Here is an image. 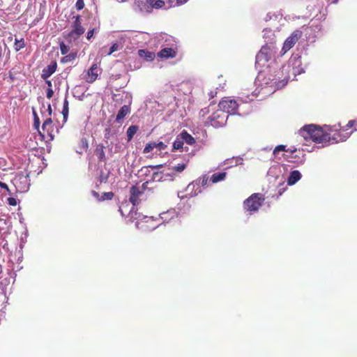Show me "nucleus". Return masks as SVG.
<instances>
[{"label": "nucleus", "mask_w": 357, "mask_h": 357, "mask_svg": "<svg viewBox=\"0 0 357 357\" xmlns=\"http://www.w3.org/2000/svg\"><path fill=\"white\" fill-rule=\"evenodd\" d=\"M162 165H155V166H148V167H143L141 168L140 172L143 173L145 175H148L150 173V169H154L157 168L161 167Z\"/></svg>", "instance_id": "nucleus-32"}, {"label": "nucleus", "mask_w": 357, "mask_h": 357, "mask_svg": "<svg viewBox=\"0 0 357 357\" xmlns=\"http://www.w3.org/2000/svg\"><path fill=\"white\" fill-rule=\"evenodd\" d=\"M45 83L47 85V88H51L52 89V82L50 80H47V79L45 80Z\"/></svg>", "instance_id": "nucleus-53"}, {"label": "nucleus", "mask_w": 357, "mask_h": 357, "mask_svg": "<svg viewBox=\"0 0 357 357\" xmlns=\"http://www.w3.org/2000/svg\"><path fill=\"white\" fill-rule=\"evenodd\" d=\"M53 94H54V91L52 90V89L51 88H47V98L50 99L52 98L53 96Z\"/></svg>", "instance_id": "nucleus-49"}, {"label": "nucleus", "mask_w": 357, "mask_h": 357, "mask_svg": "<svg viewBox=\"0 0 357 357\" xmlns=\"http://www.w3.org/2000/svg\"><path fill=\"white\" fill-rule=\"evenodd\" d=\"M226 172H219V173H215L212 175L211 178V181L213 183H218L219 181H224L226 178Z\"/></svg>", "instance_id": "nucleus-27"}, {"label": "nucleus", "mask_w": 357, "mask_h": 357, "mask_svg": "<svg viewBox=\"0 0 357 357\" xmlns=\"http://www.w3.org/2000/svg\"><path fill=\"white\" fill-rule=\"evenodd\" d=\"M183 141L181 138L180 135H179L173 143V149L175 150L181 149L183 148Z\"/></svg>", "instance_id": "nucleus-30"}, {"label": "nucleus", "mask_w": 357, "mask_h": 357, "mask_svg": "<svg viewBox=\"0 0 357 357\" xmlns=\"http://www.w3.org/2000/svg\"><path fill=\"white\" fill-rule=\"evenodd\" d=\"M0 187L3 189H5L9 194H10V191L9 188L6 183H3L0 181Z\"/></svg>", "instance_id": "nucleus-48"}, {"label": "nucleus", "mask_w": 357, "mask_h": 357, "mask_svg": "<svg viewBox=\"0 0 357 357\" xmlns=\"http://www.w3.org/2000/svg\"><path fill=\"white\" fill-rule=\"evenodd\" d=\"M59 46L61 54L65 55L69 52V47L66 45L63 41L59 43Z\"/></svg>", "instance_id": "nucleus-35"}, {"label": "nucleus", "mask_w": 357, "mask_h": 357, "mask_svg": "<svg viewBox=\"0 0 357 357\" xmlns=\"http://www.w3.org/2000/svg\"><path fill=\"white\" fill-rule=\"evenodd\" d=\"M180 137L183 142H186L189 145L195 144V139L192 137L187 131L183 130L180 133Z\"/></svg>", "instance_id": "nucleus-24"}, {"label": "nucleus", "mask_w": 357, "mask_h": 357, "mask_svg": "<svg viewBox=\"0 0 357 357\" xmlns=\"http://www.w3.org/2000/svg\"><path fill=\"white\" fill-rule=\"evenodd\" d=\"M175 217H177V213L174 208H171L160 214V219H161L164 223L168 222Z\"/></svg>", "instance_id": "nucleus-20"}, {"label": "nucleus", "mask_w": 357, "mask_h": 357, "mask_svg": "<svg viewBox=\"0 0 357 357\" xmlns=\"http://www.w3.org/2000/svg\"><path fill=\"white\" fill-rule=\"evenodd\" d=\"M75 58V54H69L65 56L62 59V62H63V63L70 62L73 60H74Z\"/></svg>", "instance_id": "nucleus-38"}, {"label": "nucleus", "mask_w": 357, "mask_h": 357, "mask_svg": "<svg viewBox=\"0 0 357 357\" xmlns=\"http://www.w3.org/2000/svg\"><path fill=\"white\" fill-rule=\"evenodd\" d=\"M63 38L68 43H76L82 35L75 33L73 31L63 33Z\"/></svg>", "instance_id": "nucleus-21"}, {"label": "nucleus", "mask_w": 357, "mask_h": 357, "mask_svg": "<svg viewBox=\"0 0 357 357\" xmlns=\"http://www.w3.org/2000/svg\"><path fill=\"white\" fill-rule=\"evenodd\" d=\"M116 1H118V2H124V1H126V0H116Z\"/></svg>", "instance_id": "nucleus-60"}, {"label": "nucleus", "mask_w": 357, "mask_h": 357, "mask_svg": "<svg viewBox=\"0 0 357 357\" xmlns=\"http://www.w3.org/2000/svg\"><path fill=\"white\" fill-rule=\"evenodd\" d=\"M280 151H288V150H286V146L284 145H278L277 146L275 149L273 150V154L275 155V157L278 156V154Z\"/></svg>", "instance_id": "nucleus-34"}, {"label": "nucleus", "mask_w": 357, "mask_h": 357, "mask_svg": "<svg viewBox=\"0 0 357 357\" xmlns=\"http://www.w3.org/2000/svg\"><path fill=\"white\" fill-rule=\"evenodd\" d=\"M174 169L178 172H183L185 169V164H178V165L175 166Z\"/></svg>", "instance_id": "nucleus-47"}, {"label": "nucleus", "mask_w": 357, "mask_h": 357, "mask_svg": "<svg viewBox=\"0 0 357 357\" xmlns=\"http://www.w3.org/2000/svg\"><path fill=\"white\" fill-rule=\"evenodd\" d=\"M165 5V2L162 0H154L153 3V8H160Z\"/></svg>", "instance_id": "nucleus-39"}, {"label": "nucleus", "mask_w": 357, "mask_h": 357, "mask_svg": "<svg viewBox=\"0 0 357 357\" xmlns=\"http://www.w3.org/2000/svg\"><path fill=\"white\" fill-rule=\"evenodd\" d=\"M52 121L50 117L47 118L42 126V130L43 133L42 134L41 132H39L40 134L42 135L43 137H45V132L48 136H50V139L52 140L54 139V135L52 134Z\"/></svg>", "instance_id": "nucleus-14"}, {"label": "nucleus", "mask_w": 357, "mask_h": 357, "mask_svg": "<svg viewBox=\"0 0 357 357\" xmlns=\"http://www.w3.org/2000/svg\"><path fill=\"white\" fill-rule=\"evenodd\" d=\"M25 47V43H24V39H21V40H17V39H15V51H19L21 49L24 48Z\"/></svg>", "instance_id": "nucleus-33"}, {"label": "nucleus", "mask_w": 357, "mask_h": 357, "mask_svg": "<svg viewBox=\"0 0 357 357\" xmlns=\"http://www.w3.org/2000/svg\"><path fill=\"white\" fill-rule=\"evenodd\" d=\"M263 38L266 42V45H274V44L276 42V36L275 35L274 31L271 29L266 28L263 30Z\"/></svg>", "instance_id": "nucleus-15"}, {"label": "nucleus", "mask_w": 357, "mask_h": 357, "mask_svg": "<svg viewBox=\"0 0 357 357\" xmlns=\"http://www.w3.org/2000/svg\"><path fill=\"white\" fill-rule=\"evenodd\" d=\"M299 134L305 139H312L318 144L326 142L328 137V133L324 132L321 128L317 127L314 124L304 126L299 130Z\"/></svg>", "instance_id": "nucleus-1"}, {"label": "nucleus", "mask_w": 357, "mask_h": 357, "mask_svg": "<svg viewBox=\"0 0 357 357\" xmlns=\"http://www.w3.org/2000/svg\"><path fill=\"white\" fill-rule=\"evenodd\" d=\"M100 70L98 68L97 63H93L87 71L86 81L88 83H93L98 77Z\"/></svg>", "instance_id": "nucleus-12"}, {"label": "nucleus", "mask_w": 357, "mask_h": 357, "mask_svg": "<svg viewBox=\"0 0 357 357\" xmlns=\"http://www.w3.org/2000/svg\"><path fill=\"white\" fill-rule=\"evenodd\" d=\"M33 114L34 118L33 126L36 129H38L40 126V119L34 109H33Z\"/></svg>", "instance_id": "nucleus-36"}, {"label": "nucleus", "mask_w": 357, "mask_h": 357, "mask_svg": "<svg viewBox=\"0 0 357 357\" xmlns=\"http://www.w3.org/2000/svg\"><path fill=\"white\" fill-rule=\"evenodd\" d=\"M352 132L349 133L342 134L340 132L335 133L332 137H330L328 135V137L327 138L326 142L331 144H336L340 142H345L351 135Z\"/></svg>", "instance_id": "nucleus-13"}, {"label": "nucleus", "mask_w": 357, "mask_h": 357, "mask_svg": "<svg viewBox=\"0 0 357 357\" xmlns=\"http://www.w3.org/2000/svg\"><path fill=\"white\" fill-rule=\"evenodd\" d=\"M302 31L300 30L294 31L290 36H289L284 41L282 47L284 52H287L296 44V43L301 38Z\"/></svg>", "instance_id": "nucleus-10"}, {"label": "nucleus", "mask_w": 357, "mask_h": 357, "mask_svg": "<svg viewBox=\"0 0 357 357\" xmlns=\"http://www.w3.org/2000/svg\"><path fill=\"white\" fill-rule=\"evenodd\" d=\"M130 202L132 203V208L130 209L128 213V218H130V221L132 220H142L146 219V222H148L149 220L153 221V217L144 216L142 214H139L135 210V206L139 203V197L143 194V192L139 190V188L137 186H132L130 190Z\"/></svg>", "instance_id": "nucleus-2"}, {"label": "nucleus", "mask_w": 357, "mask_h": 357, "mask_svg": "<svg viewBox=\"0 0 357 357\" xmlns=\"http://www.w3.org/2000/svg\"><path fill=\"white\" fill-rule=\"evenodd\" d=\"M162 39H165L167 42H171L173 41V38L171 36H169L167 34H164L161 36Z\"/></svg>", "instance_id": "nucleus-50"}, {"label": "nucleus", "mask_w": 357, "mask_h": 357, "mask_svg": "<svg viewBox=\"0 0 357 357\" xmlns=\"http://www.w3.org/2000/svg\"><path fill=\"white\" fill-rule=\"evenodd\" d=\"M176 55L175 50L171 47H164L160 52H158V56L163 59L174 58Z\"/></svg>", "instance_id": "nucleus-18"}, {"label": "nucleus", "mask_w": 357, "mask_h": 357, "mask_svg": "<svg viewBox=\"0 0 357 357\" xmlns=\"http://www.w3.org/2000/svg\"><path fill=\"white\" fill-rule=\"evenodd\" d=\"M138 55L146 61H151L155 59V54L153 52L146 50H138Z\"/></svg>", "instance_id": "nucleus-23"}, {"label": "nucleus", "mask_w": 357, "mask_h": 357, "mask_svg": "<svg viewBox=\"0 0 357 357\" xmlns=\"http://www.w3.org/2000/svg\"><path fill=\"white\" fill-rule=\"evenodd\" d=\"M154 0H135L132 8L135 12L149 13L152 11Z\"/></svg>", "instance_id": "nucleus-8"}, {"label": "nucleus", "mask_w": 357, "mask_h": 357, "mask_svg": "<svg viewBox=\"0 0 357 357\" xmlns=\"http://www.w3.org/2000/svg\"><path fill=\"white\" fill-rule=\"evenodd\" d=\"M92 195H93L95 197H96L97 199H98V198H99V194H98L97 192H96V191H94V190H93V191H92Z\"/></svg>", "instance_id": "nucleus-57"}, {"label": "nucleus", "mask_w": 357, "mask_h": 357, "mask_svg": "<svg viewBox=\"0 0 357 357\" xmlns=\"http://www.w3.org/2000/svg\"><path fill=\"white\" fill-rule=\"evenodd\" d=\"M167 174H163L161 172H153L151 175L152 181L161 182L167 180Z\"/></svg>", "instance_id": "nucleus-28"}, {"label": "nucleus", "mask_w": 357, "mask_h": 357, "mask_svg": "<svg viewBox=\"0 0 357 357\" xmlns=\"http://www.w3.org/2000/svg\"><path fill=\"white\" fill-rule=\"evenodd\" d=\"M15 186L17 192H25L28 191L30 183L27 176H20L15 180Z\"/></svg>", "instance_id": "nucleus-11"}, {"label": "nucleus", "mask_w": 357, "mask_h": 357, "mask_svg": "<svg viewBox=\"0 0 357 357\" xmlns=\"http://www.w3.org/2000/svg\"><path fill=\"white\" fill-rule=\"evenodd\" d=\"M355 122L356 121L354 120H350L345 127L341 128L340 124L338 125V127H340V129L342 130L343 131H345L346 130L353 127L354 126Z\"/></svg>", "instance_id": "nucleus-42"}, {"label": "nucleus", "mask_w": 357, "mask_h": 357, "mask_svg": "<svg viewBox=\"0 0 357 357\" xmlns=\"http://www.w3.org/2000/svg\"><path fill=\"white\" fill-rule=\"evenodd\" d=\"M290 71L294 77L305 72L301 67V56L298 54H292L288 63L282 67L283 73H289Z\"/></svg>", "instance_id": "nucleus-5"}, {"label": "nucleus", "mask_w": 357, "mask_h": 357, "mask_svg": "<svg viewBox=\"0 0 357 357\" xmlns=\"http://www.w3.org/2000/svg\"><path fill=\"white\" fill-rule=\"evenodd\" d=\"M1 273V270L0 269V273Z\"/></svg>", "instance_id": "nucleus-63"}, {"label": "nucleus", "mask_w": 357, "mask_h": 357, "mask_svg": "<svg viewBox=\"0 0 357 357\" xmlns=\"http://www.w3.org/2000/svg\"><path fill=\"white\" fill-rule=\"evenodd\" d=\"M275 53V45H264L256 55L255 66L257 67H264Z\"/></svg>", "instance_id": "nucleus-4"}, {"label": "nucleus", "mask_w": 357, "mask_h": 357, "mask_svg": "<svg viewBox=\"0 0 357 357\" xmlns=\"http://www.w3.org/2000/svg\"><path fill=\"white\" fill-rule=\"evenodd\" d=\"M98 30L96 28H93L92 29H90L88 31L86 34V38L89 40L93 38L94 33H97Z\"/></svg>", "instance_id": "nucleus-43"}, {"label": "nucleus", "mask_w": 357, "mask_h": 357, "mask_svg": "<svg viewBox=\"0 0 357 357\" xmlns=\"http://www.w3.org/2000/svg\"><path fill=\"white\" fill-rule=\"evenodd\" d=\"M7 203L10 206H15L17 204V200L14 197H8L7 199Z\"/></svg>", "instance_id": "nucleus-46"}, {"label": "nucleus", "mask_w": 357, "mask_h": 357, "mask_svg": "<svg viewBox=\"0 0 357 357\" xmlns=\"http://www.w3.org/2000/svg\"><path fill=\"white\" fill-rule=\"evenodd\" d=\"M235 160H236V164H235V165H241V164H242V162H241V161L243 160V159H242V158H236Z\"/></svg>", "instance_id": "nucleus-52"}, {"label": "nucleus", "mask_w": 357, "mask_h": 357, "mask_svg": "<svg viewBox=\"0 0 357 357\" xmlns=\"http://www.w3.org/2000/svg\"><path fill=\"white\" fill-rule=\"evenodd\" d=\"M47 111H48L49 116H51L52 112V109L50 104H48V105H47Z\"/></svg>", "instance_id": "nucleus-54"}, {"label": "nucleus", "mask_w": 357, "mask_h": 357, "mask_svg": "<svg viewBox=\"0 0 357 357\" xmlns=\"http://www.w3.org/2000/svg\"><path fill=\"white\" fill-rule=\"evenodd\" d=\"M242 103H244L242 98H238V100L225 98L219 102L218 106L220 108V111L225 112L228 115H246L249 112H241V106Z\"/></svg>", "instance_id": "nucleus-3"}, {"label": "nucleus", "mask_w": 357, "mask_h": 357, "mask_svg": "<svg viewBox=\"0 0 357 357\" xmlns=\"http://www.w3.org/2000/svg\"><path fill=\"white\" fill-rule=\"evenodd\" d=\"M289 78H290V76L287 75L282 80L278 82L276 84L277 88L280 89V88L284 87L287 84Z\"/></svg>", "instance_id": "nucleus-37"}, {"label": "nucleus", "mask_w": 357, "mask_h": 357, "mask_svg": "<svg viewBox=\"0 0 357 357\" xmlns=\"http://www.w3.org/2000/svg\"><path fill=\"white\" fill-rule=\"evenodd\" d=\"M229 115L220 110L216 111L208 118L207 123L215 128L224 126L228 119Z\"/></svg>", "instance_id": "nucleus-6"}, {"label": "nucleus", "mask_w": 357, "mask_h": 357, "mask_svg": "<svg viewBox=\"0 0 357 357\" xmlns=\"http://www.w3.org/2000/svg\"><path fill=\"white\" fill-rule=\"evenodd\" d=\"M208 177L204 175L202 177L196 180L195 181L192 182V183L189 184L188 186V190H194L195 192L192 195V196H196L199 193H201L202 192V188H204V187L208 186Z\"/></svg>", "instance_id": "nucleus-9"}, {"label": "nucleus", "mask_w": 357, "mask_h": 357, "mask_svg": "<svg viewBox=\"0 0 357 357\" xmlns=\"http://www.w3.org/2000/svg\"><path fill=\"white\" fill-rule=\"evenodd\" d=\"M140 224H141V223H140L139 222H136V224H135V225H136V227H137V228H139V225H140Z\"/></svg>", "instance_id": "nucleus-58"}, {"label": "nucleus", "mask_w": 357, "mask_h": 357, "mask_svg": "<svg viewBox=\"0 0 357 357\" xmlns=\"http://www.w3.org/2000/svg\"><path fill=\"white\" fill-rule=\"evenodd\" d=\"M68 112H69V108L68 107H63L62 114H63V121L64 122L67 121L68 116Z\"/></svg>", "instance_id": "nucleus-45"}, {"label": "nucleus", "mask_w": 357, "mask_h": 357, "mask_svg": "<svg viewBox=\"0 0 357 357\" xmlns=\"http://www.w3.org/2000/svg\"><path fill=\"white\" fill-rule=\"evenodd\" d=\"M56 63L53 62L43 68L41 74L42 79L46 80L47 78H49L56 71Z\"/></svg>", "instance_id": "nucleus-19"}, {"label": "nucleus", "mask_w": 357, "mask_h": 357, "mask_svg": "<svg viewBox=\"0 0 357 357\" xmlns=\"http://www.w3.org/2000/svg\"><path fill=\"white\" fill-rule=\"evenodd\" d=\"M84 7V2L83 0H77L75 3V8L77 10H81Z\"/></svg>", "instance_id": "nucleus-44"}, {"label": "nucleus", "mask_w": 357, "mask_h": 357, "mask_svg": "<svg viewBox=\"0 0 357 357\" xmlns=\"http://www.w3.org/2000/svg\"><path fill=\"white\" fill-rule=\"evenodd\" d=\"M158 227V225H156V226H152V227H151V230H153V229H156Z\"/></svg>", "instance_id": "nucleus-59"}, {"label": "nucleus", "mask_w": 357, "mask_h": 357, "mask_svg": "<svg viewBox=\"0 0 357 357\" xmlns=\"http://www.w3.org/2000/svg\"><path fill=\"white\" fill-rule=\"evenodd\" d=\"M261 206V195L258 193L252 194L243 203L244 209L250 213L258 211Z\"/></svg>", "instance_id": "nucleus-7"}, {"label": "nucleus", "mask_w": 357, "mask_h": 357, "mask_svg": "<svg viewBox=\"0 0 357 357\" xmlns=\"http://www.w3.org/2000/svg\"><path fill=\"white\" fill-rule=\"evenodd\" d=\"M188 0H176V3L178 5H181L187 2Z\"/></svg>", "instance_id": "nucleus-56"}, {"label": "nucleus", "mask_w": 357, "mask_h": 357, "mask_svg": "<svg viewBox=\"0 0 357 357\" xmlns=\"http://www.w3.org/2000/svg\"><path fill=\"white\" fill-rule=\"evenodd\" d=\"M113 197L114 193L112 192H104L100 200L112 199Z\"/></svg>", "instance_id": "nucleus-41"}, {"label": "nucleus", "mask_w": 357, "mask_h": 357, "mask_svg": "<svg viewBox=\"0 0 357 357\" xmlns=\"http://www.w3.org/2000/svg\"><path fill=\"white\" fill-rule=\"evenodd\" d=\"M130 112V107L128 105H123L121 107L116 115V121H120Z\"/></svg>", "instance_id": "nucleus-25"}, {"label": "nucleus", "mask_w": 357, "mask_h": 357, "mask_svg": "<svg viewBox=\"0 0 357 357\" xmlns=\"http://www.w3.org/2000/svg\"><path fill=\"white\" fill-rule=\"evenodd\" d=\"M104 148L105 147L102 144H98L95 150V153L98 157L99 161H104L105 160Z\"/></svg>", "instance_id": "nucleus-26"}, {"label": "nucleus", "mask_w": 357, "mask_h": 357, "mask_svg": "<svg viewBox=\"0 0 357 357\" xmlns=\"http://www.w3.org/2000/svg\"><path fill=\"white\" fill-rule=\"evenodd\" d=\"M229 160H230V159H227V160H226V163H227V164H229V162H229Z\"/></svg>", "instance_id": "nucleus-62"}, {"label": "nucleus", "mask_w": 357, "mask_h": 357, "mask_svg": "<svg viewBox=\"0 0 357 357\" xmlns=\"http://www.w3.org/2000/svg\"><path fill=\"white\" fill-rule=\"evenodd\" d=\"M128 206L129 204L126 203L125 204H123L121 206L119 207V211L120 212L122 216L125 215V212L128 210Z\"/></svg>", "instance_id": "nucleus-40"}, {"label": "nucleus", "mask_w": 357, "mask_h": 357, "mask_svg": "<svg viewBox=\"0 0 357 357\" xmlns=\"http://www.w3.org/2000/svg\"><path fill=\"white\" fill-rule=\"evenodd\" d=\"M296 152V149L291 151V155H293Z\"/></svg>", "instance_id": "nucleus-61"}, {"label": "nucleus", "mask_w": 357, "mask_h": 357, "mask_svg": "<svg viewBox=\"0 0 357 357\" xmlns=\"http://www.w3.org/2000/svg\"><path fill=\"white\" fill-rule=\"evenodd\" d=\"M63 107H68V101L66 97L64 99Z\"/></svg>", "instance_id": "nucleus-55"}, {"label": "nucleus", "mask_w": 357, "mask_h": 357, "mask_svg": "<svg viewBox=\"0 0 357 357\" xmlns=\"http://www.w3.org/2000/svg\"><path fill=\"white\" fill-rule=\"evenodd\" d=\"M157 148L159 151L164 150L167 148V145L165 144L162 142H149L146 144L145 146L143 153H150L151 151L153 150V149Z\"/></svg>", "instance_id": "nucleus-17"}, {"label": "nucleus", "mask_w": 357, "mask_h": 357, "mask_svg": "<svg viewBox=\"0 0 357 357\" xmlns=\"http://www.w3.org/2000/svg\"><path fill=\"white\" fill-rule=\"evenodd\" d=\"M138 129H139L138 126H135V125L130 126L128 128L127 132H126L128 141H130L132 139L133 136L136 134Z\"/></svg>", "instance_id": "nucleus-29"}, {"label": "nucleus", "mask_w": 357, "mask_h": 357, "mask_svg": "<svg viewBox=\"0 0 357 357\" xmlns=\"http://www.w3.org/2000/svg\"><path fill=\"white\" fill-rule=\"evenodd\" d=\"M110 137V128H107L105 130V138L109 139Z\"/></svg>", "instance_id": "nucleus-51"}, {"label": "nucleus", "mask_w": 357, "mask_h": 357, "mask_svg": "<svg viewBox=\"0 0 357 357\" xmlns=\"http://www.w3.org/2000/svg\"><path fill=\"white\" fill-rule=\"evenodd\" d=\"M122 48V46H121L119 44H118L117 43H114L112 45V46L110 47L109 48V50L108 52H105V53L107 54V55H110L112 54L113 52H116V51H118L119 50H121Z\"/></svg>", "instance_id": "nucleus-31"}, {"label": "nucleus", "mask_w": 357, "mask_h": 357, "mask_svg": "<svg viewBox=\"0 0 357 357\" xmlns=\"http://www.w3.org/2000/svg\"><path fill=\"white\" fill-rule=\"evenodd\" d=\"M73 18L75 20L71 25V31H73L75 33H78V34L83 35L85 32V28L82 25L81 16L77 15L73 17Z\"/></svg>", "instance_id": "nucleus-16"}, {"label": "nucleus", "mask_w": 357, "mask_h": 357, "mask_svg": "<svg viewBox=\"0 0 357 357\" xmlns=\"http://www.w3.org/2000/svg\"><path fill=\"white\" fill-rule=\"evenodd\" d=\"M301 174L298 170H294L292 171L288 178H287V183L289 185H293L296 183H297L301 178Z\"/></svg>", "instance_id": "nucleus-22"}]
</instances>
